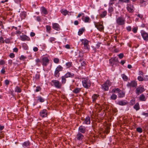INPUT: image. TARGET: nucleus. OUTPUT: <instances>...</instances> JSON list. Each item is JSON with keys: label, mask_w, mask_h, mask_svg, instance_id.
Listing matches in <instances>:
<instances>
[{"label": "nucleus", "mask_w": 148, "mask_h": 148, "mask_svg": "<svg viewBox=\"0 0 148 148\" xmlns=\"http://www.w3.org/2000/svg\"><path fill=\"white\" fill-rule=\"evenodd\" d=\"M95 27H96L100 31L103 30V25L100 24L99 23H95Z\"/></svg>", "instance_id": "obj_13"}, {"label": "nucleus", "mask_w": 148, "mask_h": 148, "mask_svg": "<svg viewBox=\"0 0 148 148\" xmlns=\"http://www.w3.org/2000/svg\"><path fill=\"white\" fill-rule=\"evenodd\" d=\"M64 75L67 78H73L75 77V74L73 73L69 72H68Z\"/></svg>", "instance_id": "obj_15"}, {"label": "nucleus", "mask_w": 148, "mask_h": 148, "mask_svg": "<svg viewBox=\"0 0 148 148\" xmlns=\"http://www.w3.org/2000/svg\"><path fill=\"white\" fill-rule=\"evenodd\" d=\"M40 77V75L39 74H37L36 75L35 78L36 79H39Z\"/></svg>", "instance_id": "obj_63"}, {"label": "nucleus", "mask_w": 148, "mask_h": 148, "mask_svg": "<svg viewBox=\"0 0 148 148\" xmlns=\"http://www.w3.org/2000/svg\"><path fill=\"white\" fill-rule=\"evenodd\" d=\"M128 32H130L131 31L132 28L131 26H128L126 28Z\"/></svg>", "instance_id": "obj_54"}, {"label": "nucleus", "mask_w": 148, "mask_h": 148, "mask_svg": "<svg viewBox=\"0 0 148 148\" xmlns=\"http://www.w3.org/2000/svg\"><path fill=\"white\" fill-rule=\"evenodd\" d=\"M82 84L83 87L87 89H88L91 86V82L87 78H84L82 79Z\"/></svg>", "instance_id": "obj_3"}, {"label": "nucleus", "mask_w": 148, "mask_h": 148, "mask_svg": "<svg viewBox=\"0 0 148 148\" xmlns=\"http://www.w3.org/2000/svg\"><path fill=\"white\" fill-rule=\"evenodd\" d=\"M5 61L3 60H1L0 61V64L1 65L4 64H5Z\"/></svg>", "instance_id": "obj_64"}, {"label": "nucleus", "mask_w": 148, "mask_h": 148, "mask_svg": "<svg viewBox=\"0 0 148 148\" xmlns=\"http://www.w3.org/2000/svg\"><path fill=\"white\" fill-rule=\"evenodd\" d=\"M41 89V88L40 86H37L36 87V89L35 90V91L36 92H38L40 91Z\"/></svg>", "instance_id": "obj_50"}, {"label": "nucleus", "mask_w": 148, "mask_h": 148, "mask_svg": "<svg viewBox=\"0 0 148 148\" xmlns=\"http://www.w3.org/2000/svg\"><path fill=\"white\" fill-rule=\"evenodd\" d=\"M145 90L143 86H139L135 90L136 94L139 95Z\"/></svg>", "instance_id": "obj_9"}, {"label": "nucleus", "mask_w": 148, "mask_h": 148, "mask_svg": "<svg viewBox=\"0 0 148 148\" xmlns=\"http://www.w3.org/2000/svg\"><path fill=\"white\" fill-rule=\"evenodd\" d=\"M128 10L130 12H132L133 11V9L132 8L128 7L127 8Z\"/></svg>", "instance_id": "obj_52"}, {"label": "nucleus", "mask_w": 148, "mask_h": 148, "mask_svg": "<svg viewBox=\"0 0 148 148\" xmlns=\"http://www.w3.org/2000/svg\"><path fill=\"white\" fill-rule=\"evenodd\" d=\"M59 72L62 71L63 69V68L60 65H58L56 68V70Z\"/></svg>", "instance_id": "obj_29"}, {"label": "nucleus", "mask_w": 148, "mask_h": 148, "mask_svg": "<svg viewBox=\"0 0 148 148\" xmlns=\"http://www.w3.org/2000/svg\"><path fill=\"white\" fill-rule=\"evenodd\" d=\"M134 108L136 110H138L140 109L139 104L138 103H136L134 106Z\"/></svg>", "instance_id": "obj_37"}, {"label": "nucleus", "mask_w": 148, "mask_h": 148, "mask_svg": "<svg viewBox=\"0 0 148 148\" xmlns=\"http://www.w3.org/2000/svg\"><path fill=\"white\" fill-rule=\"evenodd\" d=\"M109 61L110 64L112 66H113L114 64H115L119 62L118 58L116 57H114L111 58L109 59Z\"/></svg>", "instance_id": "obj_10"}, {"label": "nucleus", "mask_w": 148, "mask_h": 148, "mask_svg": "<svg viewBox=\"0 0 148 148\" xmlns=\"http://www.w3.org/2000/svg\"><path fill=\"white\" fill-rule=\"evenodd\" d=\"M9 56L11 58H13L15 57V54L13 53H11L10 54Z\"/></svg>", "instance_id": "obj_57"}, {"label": "nucleus", "mask_w": 148, "mask_h": 148, "mask_svg": "<svg viewBox=\"0 0 148 148\" xmlns=\"http://www.w3.org/2000/svg\"><path fill=\"white\" fill-rule=\"evenodd\" d=\"M112 84V82L108 79L101 85V88L104 91H108L109 90V86H110Z\"/></svg>", "instance_id": "obj_1"}, {"label": "nucleus", "mask_w": 148, "mask_h": 148, "mask_svg": "<svg viewBox=\"0 0 148 148\" xmlns=\"http://www.w3.org/2000/svg\"><path fill=\"white\" fill-rule=\"evenodd\" d=\"M137 86V82L136 80H133L131 81L130 82L127 83L126 86L128 88H136Z\"/></svg>", "instance_id": "obj_7"}, {"label": "nucleus", "mask_w": 148, "mask_h": 148, "mask_svg": "<svg viewBox=\"0 0 148 148\" xmlns=\"http://www.w3.org/2000/svg\"><path fill=\"white\" fill-rule=\"evenodd\" d=\"M56 38L54 37H51L49 38V41L51 43H53V42L55 41Z\"/></svg>", "instance_id": "obj_48"}, {"label": "nucleus", "mask_w": 148, "mask_h": 148, "mask_svg": "<svg viewBox=\"0 0 148 148\" xmlns=\"http://www.w3.org/2000/svg\"><path fill=\"white\" fill-rule=\"evenodd\" d=\"M84 136L81 133L78 132L76 135L75 138V140L76 141H78L80 144L81 143H83V139L84 138Z\"/></svg>", "instance_id": "obj_8"}, {"label": "nucleus", "mask_w": 148, "mask_h": 148, "mask_svg": "<svg viewBox=\"0 0 148 148\" xmlns=\"http://www.w3.org/2000/svg\"><path fill=\"white\" fill-rule=\"evenodd\" d=\"M84 13H79L78 15L77 16V18H79L81 16H82V15H83L82 16V19L83 20L84 18Z\"/></svg>", "instance_id": "obj_42"}, {"label": "nucleus", "mask_w": 148, "mask_h": 148, "mask_svg": "<svg viewBox=\"0 0 148 148\" xmlns=\"http://www.w3.org/2000/svg\"><path fill=\"white\" fill-rule=\"evenodd\" d=\"M118 56L120 59H121L124 56V55L123 53H121L118 55Z\"/></svg>", "instance_id": "obj_53"}, {"label": "nucleus", "mask_w": 148, "mask_h": 148, "mask_svg": "<svg viewBox=\"0 0 148 148\" xmlns=\"http://www.w3.org/2000/svg\"><path fill=\"white\" fill-rule=\"evenodd\" d=\"M26 58V57H25L23 55H21L20 57L19 58L20 60H22L25 59Z\"/></svg>", "instance_id": "obj_58"}, {"label": "nucleus", "mask_w": 148, "mask_h": 148, "mask_svg": "<svg viewBox=\"0 0 148 148\" xmlns=\"http://www.w3.org/2000/svg\"><path fill=\"white\" fill-rule=\"evenodd\" d=\"M125 18L123 16L118 17L116 19V23L119 25H124L125 24Z\"/></svg>", "instance_id": "obj_2"}, {"label": "nucleus", "mask_w": 148, "mask_h": 148, "mask_svg": "<svg viewBox=\"0 0 148 148\" xmlns=\"http://www.w3.org/2000/svg\"><path fill=\"white\" fill-rule=\"evenodd\" d=\"M117 97V96L115 94H112L111 96L110 97V99L113 100H115L116 99Z\"/></svg>", "instance_id": "obj_40"}, {"label": "nucleus", "mask_w": 148, "mask_h": 148, "mask_svg": "<svg viewBox=\"0 0 148 148\" xmlns=\"http://www.w3.org/2000/svg\"><path fill=\"white\" fill-rule=\"evenodd\" d=\"M46 29L47 32L49 31L51 29V27L50 26L47 25L46 26Z\"/></svg>", "instance_id": "obj_49"}, {"label": "nucleus", "mask_w": 148, "mask_h": 148, "mask_svg": "<svg viewBox=\"0 0 148 148\" xmlns=\"http://www.w3.org/2000/svg\"><path fill=\"white\" fill-rule=\"evenodd\" d=\"M86 132V127L82 125H80L78 128V132L82 134H84Z\"/></svg>", "instance_id": "obj_12"}, {"label": "nucleus", "mask_w": 148, "mask_h": 148, "mask_svg": "<svg viewBox=\"0 0 148 148\" xmlns=\"http://www.w3.org/2000/svg\"><path fill=\"white\" fill-rule=\"evenodd\" d=\"M147 98H146L145 95L143 94L141 95L139 97V99L141 101H145Z\"/></svg>", "instance_id": "obj_25"}, {"label": "nucleus", "mask_w": 148, "mask_h": 148, "mask_svg": "<svg viewBox=\"0 0 148 148\" xmlns=\"http://www.w3.org/2000/svg\"><path fill=\"white\" fill-rule=\"evenodd\" d=\"M114 10V9L111 6H110L109 7L108 9V13H110V16H112V13L113 12Z\"/></svg>", "instance_id": "obj_33"}, {"label": "nucleus", "mask_w": 148, "mask_h": 148, "mask_svg": "<svg viewBox=\"0 0 148 148\" xmlns=\"http://www.w3.org/2000/svg\"><path fill=\"white\" fill-rule=\"evenodd\" d=\"M60 74L59 72L57 71V70H56L55 69L54 73V76L57 78H58L60 77Z\"/></svg>", "instance_id": "obj_30"}, {"label": "nucleus", "mask_w": 148, "mask_h": 148, "mask_svg": "<svg viewBox=\"0 0 148 148\" xmlns=\"http://www.w3.org/2000/svg\"><path fill=\"white\" fill-rule=\"evenodd\" d=\"M138 79L140 82H142L143 81H148V78H144L142 77L141 76H139L137 77Z\"/></svg>", "instance_id": "obj_24"}, {"label": "nucleus", "mask_w": 148, "mask_h": 148, "mask_svg": "<svg viewBox=\"0 0 148 148\" xmlns=\"http://www.w3.org/2000/svg\"><path fill=\"white\" fill-rule=\"evenodd\" d=\"M41 13L45 15H47L48 14V12L47 9L43 6L41 7Z\"/></svg>", "instance_id": "obj_20"}, {"label": "nucleus", "mask_w": 148, "mask_h": 148, "mask_svg": "<svg viewBox=\"0 0 148 148\" xmlns=\"http://www.w3.org/2000/svg\"><path fill=\"white\" fill-rule=\"evenodd\" d=\"M53 28L57 31H59L60 29L59 25L57 23H54L53 24Z\"/></svg>", "instance_id": "obj_22"}, {"label": "nucleus", "mask_w": 148, "mask_h": 148, "mask_svg": "<svg viewBox=\"0 0 148 148\" xmlns=\"http://www.w3.org/2000/svg\"><path fill=\"white\" fill-rule=\"evenodd\" d=\"M84 21L85 23H90L91 20L89 17L86 16L85 17Z\"/></svg>", "instance_id": "obj_36"}, {"label": "nucleus", "mask_w": 148, "mask_h": 148, "mask_svg": "<svg viewBox=\"0 0 148 148\" xmlns=\"http://www.w3.org/2000/svg\"><path fill=\"white\" fill-rule=\"evenodd\" d=\"M14 91L15 92L20 93L21 92L22 90L21 88L19 86H16L15 88Z\"/></svg>", "instance_id": "obj_28"}, {"label": "nucleus", "mask_w": 148, "mask_h": 148, "mask_svg": "<svg viewBox=\"0 0 148 148\" xmlns=\"http://www.w3.org/2000/svg\"><path fill=\"white\" fill-rule=\"evenodd\" d=\"M47 111L46 109H43L41 110L40 112V115L42 118L47 117Z\"/></svg>", "instance_id": "obj_11"}, {"label": "nucleus", "mask_w": 148, "mask_h": 148, "mask_svg": "<svg viewBox=\"0 0 148 148\" xmlns=\"http://www.w3.org/2000/svg\"><path fill=\"white\" fill-rule=\"evenodd\" d=\"M81 41L84 45V49L89 51L90 49V47L89 45V41L85 38L82 39Z\"/></svg>", "instance_id": "obj_6"}, {"label": "nucleus", "mask_w": 148, "mask_h": 148, "mask_svg": "<svg viewBox=\"0 0 148 148\" xmlns=\"http://www.w3.org/2000/svg\"><path fill=\"white\" fill-rule=\"evenodd\" d=\"M5 85L8 86L9 84V81L8 79H6L5 81Z\"/></svg>", "instance_id": "obj_56"}, {"label": "nucleus", "mask_w": 148, "mask_h": 148, "mask_svg": "<svg viewBox=\"0 0 148 148\" xmlns=\"http://www.w3.org/2000/svg\"><path fill=\"white\" fill-rule=\"evenodd\" d=\"M35 60L36 63V65L38 66H40V62L41 63V60L37 58Z\"/></svg>", "instance_id": "obj_34"}, {"label": "nucleus", "mask_w": 148, "mask_h": 148, "mask_svg": "<svg viewBox=\"0 0 148 148\" xmlns=\"http://www.w3.org/2000/svg\"><path fill=\"white\" fill-rule=\"evenodd\" d=\"M107 14V12L106 11H104L101 12V13L100 15V16L101 18H104L106 16Z\"/></svg>", "instance_id": "obj_32"}, {"label": "nucleus", "mask_w": 148, "mask_h": 148, "mask_svg": "<svg viewBox=\"0 0 148 148\" xmlns=\"http://www.w3.org/2000/svg\"><path fill=\"white\" fill-rule=\"evenodd\" d=\"M51 85L53 86L58 89H60L62 86V84L59 81L57 80H53L51 83Z\"/></svg>", "instance_id": "obj_5"}, {"label": "nucleus", "mask_w": 148, "mask_h": 148, "mask_svg": "<svg viewBox=\"0 0 148 148\" xmlns=\"http://www.w3.org/2000/svg\"><path fill=\"white\" fill-rule=\"evenodd\" d=\"M141 36L143 39L146 41H148V34L145 32L143 31L141 32Z\"/></svg>", "instance_id": "obj_14"}, {"label": "nucleus", "mask_w": 148, "mask_h": 148, "mask_svg": "<svg viewBox=\"0 0 148 148\" xmlns=\"http://www.w3.org/2000/svg\"><path fill=\"white\" fill-rule=\"evenodd\" d=\"M54 62L56 64H58L59 62V60L58 58H55L53 59Z\"/></svg>", "instance_id": "obj_46"}, {"label": "nucleus", "mask_w": 148, "mask_h": 148, "mask_svg": "<svg viewBox=\"0 0 148 148\" xmlns=\"http://www.w3.org/2000/svg\"><path fill=\"white\" fill-rule=\"evenodd\" d=\"M138 29L137 27H134L132 28V31L134 33H136L137 32Z\"/></svg>", "instance_id": "obj_47"}, {"label": "nucleus", "mask_w": 148, "mask_h": 148, "mask_svg": "<svg viewBox=\"0 0 148 148\" xmlns=\"http://www.w3.org/2000/svg\"><path fill=\"white\" fill-rule=\"evenodd\" d=\"M6 43H9L10 42V40L9 38H6L4 41Z\"/></svg>", "instance_id": "obj_55"}, {"label": "nucleus", "mask_w": 148, "mask_h": 148, "mask_svg": "<svg viewBox=\"0 0 148 148\" xmlns=\"http://www.w3.org/2000/svg\"><path fill=\"white\" fill-rule=\"evenodd\" d=\"M66 68H68L72 66V62H68L66 64Z\"/></svg>", "instance_id": "obj_41"}, {"label": "nucleus", "mask_w": 148, "mask_h": 148, "mask_svg": "<svg viewBox=\"0 0 148 148\" xmlns=\"http://www.w3.org/2000/svg\"><path fill=\"white\" fill-rule=\"evenodd\" d=\"M1 73L2 74H4L5 71L4 67H3L1 71Z\"/></svg>", "instance_id": "obj_59"}, {"label": "nucleus", "mask_w": 148, "mask_h": 148, "mask_svg": "<svg viewBox=\"0 0 148 148\" xmlns=\"http://www.w3.org/2000/svg\"><path fill=\"white\" fill-rule=\"evenodd\" d=\"M81 90V88H76L73 91V92L75 94L79 93Z\"/></svg>", "instance_id": "obj_23"}, {"label": "nucleus", "mask_w": 148, "mask_h": 148, "mask_svg": "<svg viewBox=\"0 0 148 148\" xmlns=\"http://www.w3.org/2000/svg\"><path fill=\"white\" fill-rule=\"evenodd\" d=\"M142 115L145 116L146 117H148V112L146 113L144 112H143L142 113Z\"/></svg>", "instance_id": "obj_61"}, {"label": "nucleus", "mask_w": 148, "mask_h": 148, "mask_svg": "<svg viewBox=\"0 0 148 148\" xmlns=\"http://www.w3.org/2000/svg\"><path fill=\"white\" fill-rule=\"evenodd\" d=\"M31 143L29 141L24 142L22 145L23 147H27V148L29 147Z\"/></svg>", "instance_id": "obj_21"}, {"label": "nucleus", "mask_w": 148, "mask_h": 148, "mask_svg": "<svg viewBox=\"0 0 148 148\" xmlns=\"http://www.w3.org/2000/svg\"><path fill=\"white\" fill-rule=\"evenodd\" d=\"M4 41L3 38L2 36L0 37V43H4Z\"/></svg>", "instance_id": "obj_51"}, {"label": "nucleus", "mask_w": 148, "mask_h": 148, "mask_svg": "<svg viewBox=\"0 0 148 148\" xmlns=\"http://www.w3.org/2000/svg\"><path fill=\"white\" fill-rule=\"evenodd\" d=\"M136 130L138 132L141 133L143 132V129L140 127H137L136 129Z\"/></svg>", "instance_id": "obj_44"}, {"label": "nucleus", "mask_w": 148, "mask_h": 148, "mask_svg": "<svg viewBox=\"0 0 148 148\" xmlns=\"http://www.w3.org/2000/svg\"><path fill=\"white\" fill-rule=\"evenodd\" d=\"M61 82L62 84H64L66 83V77L65 75L62 76L61 77Z\"/></svg>", "instance_id": "obj_26"}, {"label": "nucleus", "mask_w": 148, "mask_h": 148, "mask_svg": "<svg viewBox=\"0 0 148 148\" xmlns=\"http://www.w3.org/2000/svg\"><path fill=\"white\" fill-rule=\"evenodd\" d=\"M85 30V29L84 27H82L81 28V29H80L79 30V31L78 32V34L80 36L82 34L83 32H84V31Z\"/></svg>", "instance_id": "obj_27"}, {"label": "nucleus", "mask_w": 148, "mask_h": 148, "mask_svg": "<svg viewBox=\"0 0 148 148\" xmlns=\"http://www.w3.org/2000/svg\"><path fill=\"white\" fill-rule=\"evenodd\" d=\"M121 76L123 80L125 81L128 80V77L125 74H123Z\"/></svg>", "instance_id": "obj_39"}, {"label": "nucleus", "mask_w": 148, "mask_h": 148, "mask_svg": "<svg viewBox=\"0 0 148 148\" xmlns=\"http://www.w3.org/2000/svg\"><path fill=\"white\" fill-rule=\"evenodd\" d=\"M84 53L82 52L79 51V53L78 58H82L83 57Z\"/></svg>", "instance_id": "obj_45"}, {"label": "nucleus", "mask_w": 148, "mask_h": 148, "mask_svg": "<svg viewBox=\"0 0 148 148\" xmlns=\"http://www.w3.org/2000/svg\"><path fill=\"white\" fill-rule=\"evenodd\" d=\"M21 40L23 41H29L30 40V38L26 35H24L20 36Z\"/></svg>", "instance_id": "obj_17"}, {"label": "nucleus", "mask_w": 148, "mask_h": 148, "mask_svg": "<svg viewBox=\"0 0 148 148\" xmlns=\"http://www.w3.org/2000/svg\"><path fill=\"white\" fill-rule=\"evenodd\" d=\"M61 12L64 15L66 16L67 14L68 13V11L66 10H62Z\"/></svg>", "instance_id": "obj_43"}, {"label": "nucleus", "mask_w": 148, "mask_h": 148, "mask_svg": "<svg viewBox=\"0 0 148 148\" xmlns=\"http://www.w3.org/2000/svg\"><path fill=\"white\" fill-rule=\"evenodd\" d=\"M117 104L120 106H124L126 105L127 103L123 101H118Z\"/></svg>", "instance_id": "obj_35"}, {"label": "nucleus", "mask_w": 148, "mask_h": 148, "mask_svg": "<svg viewBox=\"0 0 148 148\" xmlns=\"http://www.w3.org/2000/svg\"><path fill=\"white\" fill-rule=\"evenodd\" d=\"M36 98L37 99L36 100L37 103H43L45 101V99L40 96H38L36 97Z\"/></svg>", "instance_id": "obj_16"}, {"label": "nucleus", "mask_w": 148, "mask_h": 148, "mask_svg": "<svg viewBox=\"0 0 148 148\" xmlns=\"http://www.w3.org/2000/svg\"><path fill=\"white\" fill-rule=\"evenodd\" d=\"M36 20L38 22H40L41 21V18L40 16H38L36 17Z\"/></svg>", "instance_id": "obj_62"}, {"label": "nucleus", "mask_w": 148, "mask_h": 148, "mask_svg": "<svg viewBox=\"0 0 148 148\" xmlns=\"http://www.w3.org/2000/svg\"><path fill=\"white\" fill-rule=\"evenodd\" d=\"M98 96L96 94H94L92 97V101L93 102H95L97 99Z\"/></svg>", "instance_id": "obj_38"}, {"label": "nucleus", "mask_w": 148, "mask_h": 148, "mask_svg": "<svg viewBox=\"0 0 148 148\" xmlns=\"http://www.w3.org/2000/svg\"><path fill=\"white\" fill-rule=\"evenodd\" d=\"M101 43L99 42H98L96 45V47L98 49L99 47L100 46V45Z\"/></svg>", "instance_id": "obj_60"}, {"label": "nucleus", "mask_w": 148, "mask_h": 148, "mask_svg": "<svg viewBox=\"0 0 148 148\" xmlns=\"http://www.w3.org/2000/svg\"><path fill=\"white\" fill-rule=\"evenodd\" d=\"M125 92L121 90L118 93V96L119 98H122L125 96Z\"/></svg>", "instance_id": "obj_19"}, {"label": "nucleus", "mask_w": 148, "mask_h": 148, "mask_svg": "<svg viewBox=\"0 0 148 148\" xmlns=\"http://www.w3.org/2000/svg\"><path fill=\"white\" fill-rule=\"evenodd\" d=\"M50 57L49 56H44L41 59V63L42 65L44 66H46L49 63Z\"/></svg>", "instance_id": "obj_4"}, {"label": "nucleus", "mask_w": 148, "mask_h": 148, "mask_svg": "<svg viewBox=\"0 0 148 148\" xmlns=\"http://www.w3.org/2000/svg\"><path fill=\"white\" fill-rule=\"evenodd\" d=\"M90 117L89 116H87L85 119L83 123L86 124H90Z\"/></svg>", "instance_id": "obj_18"}, {"label": "nucleus", "mask_w": 148, "mask_h": 148, "mask_svg": "<svg viewBox=\"0 0 148 148\" xmlns=\"http://www.w3.org/2000/svg\"><path fill=\"white\" fill-rule=\"evenodd\" d=\"M26 16V13L25 12H23L20 14V16L22 19H24Z\"/></svg>", "instance_id": "obj_31"}]
</instances>
